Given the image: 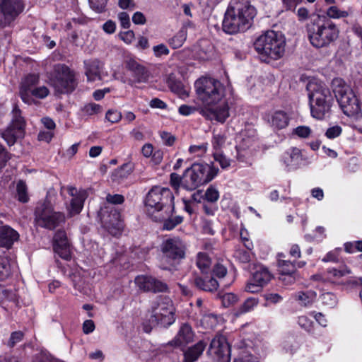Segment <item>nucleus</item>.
<instances>
[{
    "mask_svg": "<svg viewBox=\"0 0 362 362\" xmlns=\"http://www.w3.org/2000/svg\"><path fill=\"white\" fill-rule=\"evenodd\" d=\"M194 87L199 99L207 105L201 114L209 120L225 122L230 114L223 85L213 78L203 77L195 82Z\"/></svg>",
    "mask_w": 362,
    "mask_h": 362,
    "instance_id": "1",
    "label": "nucleus"
},
{
    "mask_svg": "<svg viewBox=\"0 0 362 362\" xmlns=\"http://www.w3.org/2000/svg\"><path fill=\"white\" fill-rule=\"evenodd\" d=\"M146 214L155 221H163V229L170 230L181 223V216H172L174 211V196L169 188L154 187L145 200Z\"/></svg>",
    "mask_w": 362,
    "mask_h": 362,
    "instance_id": "2",
    "label": "nucleus"
},
{
    "mask_svg": "<svg viewBox=\"0 0 362 362\" xmlns=\"http://www.w3.org/2000/svg\"><path fill=\"white\" fill-rule=\"evenodd\" d=\"M255 14V7L247 1L231 0L223 21V30L228 34L245 32L252 25Z\"/></svg>",
    "mask_w": 362,
    "mask_h": 362,
    "instance_id": "3",
    "label": "nucleus"
},
{
    "mask_svg": "<svg viewBox=\"0 0 362 362\" xmlns=\"http://www.w3.org/2000/svg\"><path fill=\"white\" fill-rule=\"evenodd\" d=\"M308 39L311 45L317 48L324 47L338 37L339 30L337 25L323 15H317L306 25Z\"/></svg>",
    "mask_w": 362,
    "mask_h": 362,
    "instance_id": "4",
    "label": "nucleus"
},
{
    "mask_svg": "<svg viewBox=\"0 0 362 362\" xmlns=\"http://www.w3.org/2000/svg\"><path fill=\"white\" fill-rule=\"evenodd\" d=\"M285 46L284 36L274 30L265 32L254 43L255 50L264 61L267 59L276 60L281 58L285 52Z\"/></svg>",
    "mask_w": 362,
    "mask_h": 362,
    "instance_id": "5",
    "label": "nucleus"
},
{
    "mask_svg": "<svg viewBox=\"0 0 362 362\" xmlns=\"http://www.w3.org/2000/svg\"><path fill=\"white\" fill-rule=\"evenodd\" d=\"M309 92L310 112L313 117L322 119L329 115L334 102L330 90L324 84L310 82Z\"/></svg>",
    "mask_w": 362,
    "mask_h": 362,
    "instance_id": "6",
    "label": "nucleus"
},
{
    "mask_svg": "<svg viewBox=\"0 0 362 362\" xmlns=\"http://www.w3.org/2000/svg\"><path fill=\"white\" fill-rule=\"evenodd\" d=\"M148 314V321L153 327H168L175 322V308L167 296H160L153 300Z\"/></svg>",
    "mask_w": 362,
    "mask_h": 362,
    "instance_id": "7",
    "label": "nucleus"
},
{
    "mask_svg": "<svg viewBox=\"0 0 362 362\" xmlns=\"http://www.w3.org/2000/svg\"><path fill=\"white\" fill-rule=\"evenodd\" d=\"M332 87L337 100L346 115L351 117L361 112V106L356 95L342 78H334Z\"/></svg>",
    "mask_w": 362,
    "mask_h": 362,
    "instance_id": "8",
    "label": "nucleus"
},
{
    "mask_svg": "<svg viewBox=\"0 0 362 362\" xmlns=\"http://www.w3.org/2000/svg\"><path fill=\"white\" fill-rule=\"evenodd\" d=\"M218 170L207 163H194L183 174V188L194 190L202 185L211 181Z\"/></svg>",
    "mask_w": 362,
    "mask_h": 362,
    "instance_id": "9",
    "label": "nucleus"
},
{
    "mask_svg": "<svg viewBox=\"0 0 362 362\" xmlns=\"http://www.w3.org/2000/svg\"><path fill=\"white\" fill-rule=\"evenodd\" d=\"M64 221V214L55 211L51 204L47 201L38 204L35 208V222L39 227L53 230Z\"/></svg>",
    "mask_w": 362,
    "mask_h": 362,
    "instance_id": "10",
    "label": "nucleus"
},
{
    "mask_svg": "<svg viewBox=\"0 0 362 362\" xmlns=\"http://www.w3.org/2000/svg\"><path fill=\"white\" fill-rule=\"evenodd\" d=\"M49 80L56 92L59 93H71L76 86L73 71L64 64L54 66Z\"/></svg>",
    "mask_w": 362,
    "mask_h": 362,
    "instance_id": "11",
    "label": "nucleus"
},
{
    "mask_svg": "<svg viewBox=\"0 0 362 362\" xmlns=\"http://www.w3.org/2000/svg\"><path fill=\"white\" fill-rule=\"evenodd\" d=\"M24 4L22 0H1L0 3V27H6L11 24L23 11Z\"/></svg>",
    "mask_w": 362,
    "mask_h": 362,
    "instance_id": "12",
    "label": "nucleus"
},
{
    "mask_svg": "<svg viewBox=\"0 0 362 362\" xmlns=\"http://www.w3.org/2000/svg\"><path fill=\"white\" fill-rule=\"evenodd\" d=\"M185 245L178 238H168L161 245L163 258L172 264L173 261L180 260L185 256Z\"/></svg>",
    "mask_w": 362,
    "mask_h": 362,
    "instance_id": "13",
    "label": "nucleus"
},
{
    "mask_svg": "<svg viewBox=\"0 0 362 362\" xmlns=\"http://www.w3.org/2000/svg\"><path fill=\"white\" fill-rule=\"evenodd\" d=\"M208 354L218 362H229L230 349L223 335H216L211 341Z\"/></svg>",
    "mask_w": 362,
    "mask_h": 362,
    "instance_id": "14",
    "label": "nucleus"
},
{
    "mask_svg": "<svg viewBox=\"0 0 362 362\" xmlns=\"http://www.w3.org/2000/svg\"><path fill=\"white\" fill-rule=\"evenodd\" d=\"M272 276L267 268L259 267L253 274L245 286L249 293H258L271 280Z\"/></svg>",
    "mask_w": 362,
    "mask_h": 362,
    "instance_id": "15",
    "label": "nucleus"
},
{
    "mask_svg": "<svg viewBox=\"0 0 362 362\" xmlns=\"http://www.w3.org/2000/svg\"><path fill=\"white\" fill-rule=\"evenodd\" d=\"M67 191L72 199L69 206H67L68 214L70 216L78 214L83 207L84 201L87 198V192L85 189L78 190L72 186L67 187Z\"/></svg>",
    "mask_w": 362,
    "mask_h": 362,
    "instance_id": "16",
    "label": "nucleus"
},
{
    "mask_svg": "<svg viewBox=\"0 0 362 362\" xmlns=\"http://www.w3.org/2000/svg\"><path fill=\"white\" fill-rule=\"evenodd\" d=\"M135 284L144 291L157 293L165 292L168 290L165 283L151 276H139L135 279Z\"/></svg>",
    "mask_w": 362,
    "mask_h": 362,
    "instance_id": "17",
    "label": "nucleus"
},
{
    "mask_svg": "<svg viewBox=\"0 0 362 362\" xmlns=\"http://www.w3.org/2000/svg\"><path fill=\"white\" fill-rule=\"evenodd\" d=\"M265 120L274 130L286 128L289 123L290 117L286 112L281 110H273L266 114Z\"/></svg>",
    "mask_w": 362,
    "mask_h": 362,
    "instance_id": "18",
    "label": "nucleus"
},
{
    "mask_svg": "<svg viewBox=\"0 0 362 362\" xmlns=\"http://www.w3.org/2000/svg\"><path fill=\"white\" fill-rule=\"evenodd\" d=\"M38 83L39 76L37 74H29L22 79L20 85L19 94L24 103H30V93L36 87Z\"/></svg>",
    "mask_w": 362,
    "mask_h": 362,
    "instance_id": "19",
    "label": "nucleus"
},
{
    "mask_svg": "<svg viewBox=\"0 0 362 362\" xmlns=\"http://www.w3.org/2000/svg\"><path fill=\"white\" fill-rule=\"evenodd\" d=\"M125 66L132 73V76L136 82L145 83L148 80V71L134 59H127L125 61Z\"/></svg>",
    "mask_w": 362,
    "mask_h": 362,
    "instance_id": "20",
    "label": "nucleus"
},
{
    "mask_svg": "<svg viewBox=\"0 0 362 362\" xmlns=\"http://www.w3.org/2000/svg\"><path fill=\"white\" fill-rule=\"evenodd\" d=\"M25 129L9 124L0 132V135L8 146H13L18 139L23 137Z\"/></svg>",
    "mask_w": 362,
    "mask_h": 362,
    "instance_id": "21",
    "label": "nucleus"
},
{
    "mask_svg": "<svg viewBox=\"0 0 362 362\" xmlns=\"http://www.w3.org/2000/svg\"><path fill=\"white\" fill-rule=\"evenodd\" d=\"M194 333L191 326L187 323L181 325L176 337L171 342L175 346H184L193 341Z\"/></svg>",
    "mask_w": 362,
    "mask_h": 362,
    "instance_id": "22",
    "label": "nucleus"
},
{
    "mask_svg": "<svg viewBox=\"0 0 362 362\" xmlns=\"http://www.w3.org/2000/svg\"><path fill=\"white\" fill-rule=\"evenodd\" d=\"M19 234L16 230L8 226L0 228V246L9 248L15 241H17Z\"/></svg>",
    "mask_w": 362,
    "mask_h": 362,
    "instance_id": "23",
    "label": "nucleus"
},
{
    "mask_svg": "<svg viewBox=\"0 0 362 362\" xmlns=\"http://www.w3.org/2000/svg\"><path fill=\"white\" fill-rule=\"evenodd\" d=\"M207 342L200 340L194 346L189 347L184 353V362H194L202 354Z\"/></svg>",
    "mask_w": 362,
    "mask_h": 362,
    "instance_id": "24",
    "label": "nucleus"
},
{
    "mask_svg": "<svg viewBox=\"0 0 362 362\" xmlns=\"http://www.w3.org/2000/svg\"><path fill=\"white\" fill-rule=\"evenodd\" d=\"M195 286L200 290L209 292L216 291L219 284L216 279L213 277L205 276L204 277L197 276L194 279Z\"/></svg>",
    "mask_w": 362,
    "mask_h": 362,
    "instance_id": "25",
    "label": "nucleus"
},
{
    "mask_svg": "<svg viewBox=\"0 0 362 362\" xmlns=\"http://www.w3.org/2000/svg\"><path fill=\"white\" fill-rule=\"evenodd\" d=\"M293 299L298 303L300 306H310L317 298V293L313 290L305 291H298L292 295Z\"/></svg>",
    "mask_w": 362,
    "mask_h": 362,
    "instance_id": "26",
    "label": "nucleus"
},
{
    "mask_svg": "<svg viewBox=\"0 0 362 362\" xmlns=\"http://www.w3.org/2000/svg\"><path fill=\"white\" fill-rule=\"evenodd\" d=\"M86 75L89 81H95L100 79V69L102 65L98 60H92L85 62Z\"/></svg>",
    "mask_w": 362,
    "mask_h": 362,
    "instance_id": "27",
    "label": "nucleus"
},
{
    "mask_svg": "<svg viewBox=\"0 0 362 362\" xmlns=\"http://www.w3.org/2000/svg\"><path fill=\"white\" fill-rule=\"evenodd\" d=\"M277 257L278 267L281 275L286 274H294L295 272H296L295 264L291 261L284 259L286 257L285 255L283 253H279Z\"/></svg>",
    "mask_w": 362,
    "mask_h": 362,
    "instance_id": "28",
    "label": "nucleus"
},
{
    "mask_svg": "<svg viewBox=\"0 0 362 362\" xmlns=\"http://www.w3.org/2000/svg\"><path fill=\"white\" fill-rule=\"evenodd\" d=\"M187 30L182 27L173 37L169 39L168 43L173 49L181 47L186 41Z\"/></svg>",
    "mask_w": 362,
    "mask_h": 362,
    "instance_id": "29",
    "label": "nucleus"
},
{
    "mask_svg": "<svg viewBox=\"0 0 362 362\" xmlns=\"http://www.w3.org/2000/svg\"><path fill=\"white\" fill-rule=\"evenodd\" d=\"M196 264L203 274L210 271L211 260L205 252H199L197 255Z\"/></svg>",
    "mask_w": 362,
    "mask_h": 362,
    "instance_id": "30",
    "label": "nucleus"
},
{
    "mask_svg": "<svg viewBox=\"0 0 362 362\" xmlns=\"http://www.w3.org/2000/svg\"><path fill=\"white\" fill-rule=\"evenodd\" d=\"M170 90L179 97L185 98L189 95V88L180 81L170 79L168 82Z\"/></svg>",
    "mask_w": 362,
    "mask_h": 362,
    "instance_id": "31",
    "label": "nucleus"
},
{
    "mask_svg": "<svg viewBox=\"0 0 362 362\" xmlns=\"http://www.w3.org/2000/svg\"><path fill=\"white\" fill-rule=\"evenodd\" d=\"M112 216L114 217L115 222L112 223L111 221L105 222L104 226L111 235L116 236L121 233L123 228V224L119 220V214L115 213L112 214Z\"/></svg>",
    "mask_w": 362,
    "mask_h": 362,
    "instance_id": "32",
    "label": "nucleus"
},
{
    "mask_svg": "<svg viewBox=\"0 0 362 362\" xmlns=\"http://www.w3.org/2000/svg\"><path fill=\"white\" fill-rule=\"evenodd\" d=\"M325 16L328 19H340L346 18L349 16V11L341 10L337 6H330L325 11Z\"/></svg>",
    "mask_w": 362,
    "mask_h": 362,
    "instance_id": "33",
    "label": "nucleus"
},
{
    "mask_svg": "<svg viewBox=\"0 0 362 362\" xmlns=\"http://www.w3.org/2000/svg\"><path fill=\"white\" fill-rule=\"evenodd\" d=\"M134 168V163L131 162L123 164L119 168L115 170L112 173V179L114 180L123 179L130 175Z\"/></svg>",
    "mask_w": 362,
    "mask_h": 362,
    "instance_id": "34",
    "label": "nucleus"
},
{
    "mask_svg": "<svg viewBox=\"0 0 362 362\" xmlns=\"http://www.w3.org/2000/svg\"><path fill=\"white\" fill-rule=\"evenodd\" d=\"M350 271L346 268L343 267L340 269H329L327 271V282L336 283L342 276L347 274H349Z\"/></svg>",
    "mask_w": 362,
    "mask_h": 362,
    "instance_id": "35",
    "label": "nucleus"
},
{
    "mask_svg": "<svg viewBox=\"0 0 362 362\" xmlns=\"http://www.w3.org/2000/svg\"><path fill=\"white\" fill-rule=\"evenodd\" d=\"M11 116L12 117L9 124L25 129L26 124L25 120L22 116L21 110L19 109L18 105H15L13 106V110L11 112Z\"/></svg>",
    "mask_w": 362,
    "mask_h": 362,
    "instance_id": "36",
    "label": "nucleus"
},
{
    "mask_svg": "<svg viewBox=\"0 0 362 362\" xmlns=\"http://www.w3.org/2000/svg\"><path fill=\"white\" fill-rule=\"evenodd\" d=\"M226 140V137L224 134L215 133V132H214L211 139V144L214 151V152H221V149L225 145Z\"/></svg>",
    "mask_w": 362,
    "mask_h": 362,
    "instance_id": "37",
    "label": "nucleus"
},
{
    "mask_svg": "<svg viewBox=\"0 0 362 362\" xmlns=\"http://www.w3.org/2000/svg\"><path fill=\"white\" fill-rule=\"evenodd\" d=\"M258 304V300L255 298H248L245 300L243 304L238 308V315H242L245 313L250 312Z\"/></svg>",
    "mask_w": 362,
    "mask_h": 362,
    "instance_id": "38",
    "label": "nucleus"
},
{
    "mask_svg": "<svg viewBox=\"0 0 362 362\" xmlns=\"http://www.w3.org/2000/svg\"><path fill=\"white\" fill-rule=\"evenodd\" d=\"M11 274V267L8 259L0 256V281L6 279Z\"/></svg>",
    "mask_w": 362,
    "mask_h": 362,
    "instance_id": "39",
    "label": "nucleus"
},
{
    "mask_svg": "<svg viewBox=\"0 0 362 362\" xmlns=\"http://www.w3.org/2000/svg\"><path fill=\"white\" fill-rule=\"evenodd\" d=\"M217 323V317L213 314H205L200 320L201 325L205 329H213L216 326Z\"/></svg>",
    "mask_w": 362,
    "mask_h": 362,
    "instance_id": "40",
    "label": "nucleus"
},
{
    "mask_svg": "<svg viewBox=\"0 0 362 362\" xmlns=\"http://www.w3.org/2000/svg\"><path fill=\"white\" fill-rule=\"evenodd\" d=\"M320 300L324 305L328 306L329 308L334 307L337 303V296L331 292H327L322 293L320 296Z\"/></svg>",
    "mask_w": 362,
    "mask_h": 362,
    "instance_id": "41",
    "label": "nucleus"
},
{
    "mask_svg": "<svg viewBox=\"0 0 362 362\" xmlns=\"http://www.w3.org/2000/svg\"><path fill=\"white\" fill-rule=\"evenodd\" d=\"M54 252L62 259L68 260L71 257L69 243L66 245H53Z\"/></svg>",
    "mask_w": 362,
    "mask_h": 362,
    "instance_id": "42",
    "label": "nucleus"
},
{
    "mask_svg": "<svg viewBox=\"0 0 362 362\" xmlns=\"http://www.w3.org/2000/svg\"><path fill=\"white\" fill-rule=\"evenodd\" d=\"M208 149V143H202L199 145L190 146L189 148V152L194 154L195 156L201 157L204 156Z\"/></svg>",
    "mask_w": 362,
    "mask_h": 362,
    "instance_id": "43",
    "label": "nucleus"
},
{
    "mask_svg": "<svg viewBox=\"0 0 362 362\" xmlns=\"http://www.w3.org/2000/svg\"><path fill=\"white\" fill-rule=\"evenodd\" d=\"M17 195L18 199L25 203L28 201V196L27 194V187L24 182L19 181L17 184Z\"/></svg>",
    "mask_w": 362,
    "mask_h": 362,
    "instance_id": "44",
    "label": "nucleus"
},
{
    "mask_svg": "<svg viewBox=\"0 0 362 362\" xmlns=\"http://www.w3.org/2000/svg\"><path fill=\"white\" fill-rule=\"evenodd\" d=\"M312 132V129L308 126H298L293 130V134L302 139L310 137Z\"/></svg>",
    "mask_w": 362,
    "mask_h": 362,
    "instance_id": "45",
    "label": "nucleus"
},
{
    "mask_svg": "<svg viewBox=\"0 0 362 362\" xmlns=\"http://www.w3.org/2000/svg\"><path fill=\"white\" fill-rule=\"evenodd\" d=\"M219 198L218 191L214 187H209L205 192L204 199L209 202H216Z\"/></svg>",
    "mask_w": 362,
    "mask_h": 362,
    "instance_id": "46",
    "label": "nucleus"
},
{
    "mask_svg": "<svg viewBox=\"0 0 362 362\" xmlns=\"http://www.w3.org/2000/svg\"><path fill=\"white\" fill-rule=\"evenodd\" d=\"M49 90L46 86H36L30 93V97L33 96L38 99H44L49 95Z\"/></svg>",
    "mask_w": 362,
    "mask_h": 362,
    "instance_id": "47",
    "label": "nucleus"
},
{
    "mask_svg": "<svg viewBox=\"0 0 362 362\" xmlns=\"http://www.w3.org/2000/svg\"><path fill=\"white\" fill-rule=\"evenodd\" d=\"M214 160L219 163L223 169H226L230 165V160L221 152L213 153Z\"/></svg>",
    "mask_w": 362,
    "mask_h": 362,
    "instance_id": "48",
    "label": "nucleus"
},
{
    "mask_svg": "<svg viewBox=\"0 0 362 362\" xmlns=\"http://www.w3.org/2000/svg\"><path fill=\"white\" fill-rule=\"evenodd\" d=\"M122 113L117 110H109L105 115V118L111 123H117L121 120Z\"/></svg>",
    "mask_w": 362,
    "mask_h": 362,
    "instance_id": "49",
    "label": "nucleus"
},
{
    "mask_svg": "<svg viewBox=\"0 0 362 362\" xmlns=\"http://www.w3.org/2000/svg\"><path fill=\"white\" fill-rule=\"evenodd\" d=\"M11 157V153L0 144V170L6 166Z\"/></svg>",
    "mask_w": 362,
    "mask_h": 362,
    "instance_id": "50",
    "label": "nucleus"
},
{
    "mask_svg": "<svg viewBox=\"0 0 362 362\" xmlns=\"http://www.w3.org/2000/svg\"><path fill=\"white\" fill-rule=\"evenodd\" d=\"M107 0H89L90 6L98 13L105 11Z\"/></svg>",
    "mask_w": 362,
    "mask_h": 362,
    "instance_id": "51",
    "label": "nucleus"
},
{
    "mask_svg": "<svg viewBox=\"0 0 362 362\" xmlns=\"http://www.w3.org/2000/svg\"><path fill=\"white\" fill-rule=\"evenodd\" d=\"M238 301V296L232 293H226L222 296V303L225 307L233 305Z\"/></svg>",
    "mask_w": 362,
    "mask_h": 362,
    "instance_id": "52",
    "label": "nucleus"
},
{
    "mask_svg": "<svg viewBox=\"0 0 362 362\" xmlns=\"http://www.w3.org/2000/svg\"><path fill=\"white\" fill-rule=\"evenodd\" d=\"M298 323L301 328L307 332H310L313 329V322L305 315L300 316Z\"/></svg>",
    "mask_w": 362,
    "mask_h": 362,
    "instance_id": "53",
    "label": "nucleus"
},
{
    "mask_svg": "<svg viewBox=\"0 0 362 362\" xmlns=\"http://www.w3.org/2000/svg\"><path fill=\"white\" fill-rule=\"evenodd\" d=\"M183 175L181 177L175 173L170 174V185L176 190H177L180 187H183Z\"/></svg>",
    "mask_w": 362,
    "mask_h": 362,
    "instance_id": "54",
    "label": "nucleus"
},
{
    "mask_svg": "<svg viewBox=\"0 0 362 362\" xmlns=\"http://www.w3.org/2000/svg\"><path fill=\"white\" fill-rule=\"evenodd\" d=\"M66 245L69 244V241L67 240L66 234L65 231L64 230H58L54 237V245Z\"/></svg>",
    "mask_w": 362,
    "mask_h": 362,
    "instance_id": "55",
    "label": "nucleus"
},
{
    "mask_svg": "<svg viewBox=\"0 0 362 362\" xmlns=\"http://www.w3.org/2000/svg\"><path fill=\"white\" fill-rule=\"evenodd\" d=\"M235 257L243 263H247L251 260V252L245 250H238L235 253Z\"/></svg>",
    "mask_w": 362,
    "mask_h": 362,
    "instance_id": "56",
    "label": "nucleus"
},
{
    "mask_svg": "<svg viewBox=\"0 0 362 362\" xmlns=\"http://www.w3.org/2000/svg\"><path fill=\"white\" fill-rule=\"evenodd\" d=\"M300 151L297 148H293L290 153L291 163H287L286 161H285V163H286L287 166H293L298 163V161L300 160Z\"/></svg>",
    "mask_w": 362,
    "mask_h": 362,
    "instance_id": "57",
    "label": "nucleus"
},
{
    "mask_svg": "<svg viewBox=\"0 0 362 362\" xmlns=\"http://www.w3.org/2000/svg\"><path fill=\"white\" fill-rule=\"evenodd\" d=\"M342 129L339 126H333L327 129L325 132V136L330 139H335L339 136L341 134Z\"/></svg>",
    "mask_w": 362,
    "mask_h": 362,
    "instance_id": "58",
    "label": "nucleus"
},
{
    "mask_svg": "<svg viewBox=\"0 0 362 362\" xmlns=\"http://www.w3.org/2000/svg\"><path fill=\"white\" fill-rule=\"evenodd\" d=\"M298 275L296 272L294 274H281L279 277V279L285 284V285H291L295 283L296 279H298Z\"/></svg>",
    "mask_w": 362,
    "mask_h": 362,
    "instance_id": "59",
    "label": "nucleus"
},
{
    "mask_svg": "<svg viewBox=\"0 0 362 362\" xmlns=\"http://www.w3.org/2000/svg\"><path fill=\"white\" fill-rule=\"evenodd\" d=\"M23 338V333L21 331H16L11 333L10 339L8 341V345L10 347L14 346L17 343L22 341Z\"/></svg>",
    "mask_w": 362,
    "mask_h": 362,
    "instance_id": "60",
    "label": "nucleus"
},
{
    "mask_svg": "<svg viewBox=\"0 0 362 362\" xmlns=\"http://www.w3.org/2000/svg\"><path fill=\"white\" fill-rule=\"evenodd\" d=\"M345 250L349 253L354 252L355 251H362V240L345 244Z\"/></svg>",
    "mask_w": 362,
    "mask_h": 362,
    "instance_id": "61",
    "label": "nucleus"
},
{
    "mask_svg": "<svg viewBox=\"0 0 362 362\" xmlns=\"http://www.w3.org/2000/svg\"><path fill=\"white\" fill-rule=\"evenodd\" d=\"M213 274L215 276L221 279L227 274V269L221 264H217L213 269Z\"/></svg>",
    "mask_w": 362,
    "mask_h": 362,
    "instance_id": "62",
    "label": "nucleus"
},
{
    "mask_svg": "<svg viewBox=\"0 0 362 362\" xmlns=\"http://www.w3.org/2000/svg\"><path fill=\"white\" fill-rule=\"evenodd\" d=\"M118 18L120 22L121 26L123 28H129L130 26V18L127 12H120L118 14Z\"/></svg>",
    "mask_w": 362,
    "mask_h": 362,
    "instance_id": "63",
    "label": "nucleus"
},
{
    "mask_svg": "<svg viewBox=\"0 0 362 362\" xmlns=\"http://www.w3.org/2000/svg\"><path fill=\"white\" fill-rule=\"evenodd\" d=\"M160 135L163 142L167 146H172L175 141V137L169 132H161Z\"/></svg>",
    "mask_w": 362,
    "mask_h": 362,
    "instance_id": "64",
    "label": "nucleus"
}]
</instances>
